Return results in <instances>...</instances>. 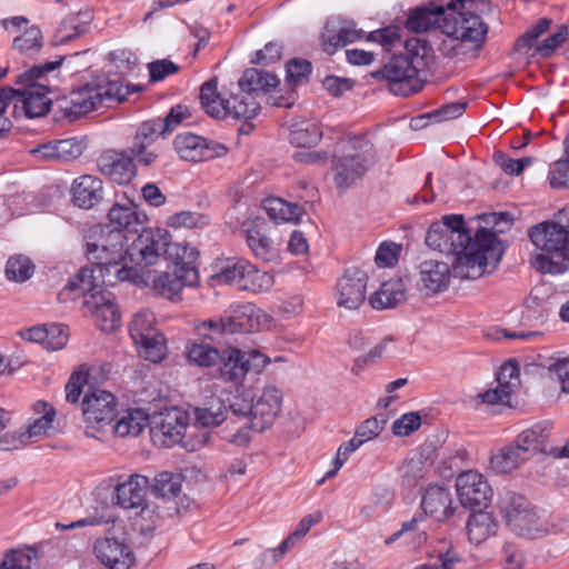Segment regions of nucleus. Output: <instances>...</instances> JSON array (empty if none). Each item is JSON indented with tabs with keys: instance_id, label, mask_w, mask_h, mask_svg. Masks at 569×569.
<instances>
[{
	"instance_id": "nucleus-1",
	"label": "nucleus",
	"mask_w": 569,
	"mask_h": 569,
	"mask_svg": "<svg viewBox=\"0 0 569 569\" xmlns=\"http://www.w3.org/2000/svg\"><path fill=\"white\" fill-rule=\"evenodd\" d=\"M426 244L439 252L453 254V273L466 279L481 277L488 266L495 269L505 251L493 231L479 229L475 238H471L461 214L443 216L441 221L431 223L426 234Z\"/></svg>"
},
{
	"instance_id": "nucleus-2",
	"label": "nucleus",
	"mask_w": 569,
	"mask_h": 569,
	"mask_svg": "<svg viewBox=\"0 0 569 569\" xmlns=\"http://www.w3.org/2000/svg\"><path fill=\"white\" fill-rule=\"evenodd\" d=\"M127 236L112 230L108 224H98L90 229L87 240V254L90 270L98 273L101 282L116 284L119 281H136L139 270L129 263Z\"/></svg>"
},
{
	"instance_id": "nucleus-3",
	"label": "nucleus",
	"mask_w": 569,
	"mask_h": 569,
	"mask_svg": "<svg viewBox=\"0 0 569 569\" xmlns=\"http://www.w3.org/2000/svg\"><path fill=\"white\" fill-rule=\"evenodd\" d=\"M529 237L540 250L531 262L537 271L560 274L569 270V207L560 210L555 221L533 226Z\"/></svg>"
},
{
	"instance_id": "nucleus-4",
	"label": "nucleus",
	"mask_w": 569,
	"mask_h": 569,
	"mask_svg": "<svg viewBox=\"0 0 569 569\" xmlns=\"http://www.w3.org/2000/svg\"><path fill=\"white\" fill-rule=\"evenodd\" d=\"M406 56L393 57L382 69L372 73L377 79L390 82V90L396 94L409 96L421 88V77L429 66L431 47L417 38L405 41Z\"/></svg>"
},
{
	"instance_id": "nucleus-5",
	"label": "nucleus",
	"mask_w": 569,
	"mask_h": 569,
	"mask_svg": "<svg viewBox=\"0 0 569 569\" xmlns=\"http://www.w3.org/2000/svg\"><path fill=\"white\" fill-rule=\"evenodd\" d=\"M376 161L373 144L365 137H353L338 143L332 170L338 189L346 190L361 179Z\"/></svg>"
},
{
	"instance_id": "nucleus-6",
	"label": "nucleus",
	"mask_w": 569,
	"mask_h": 569,
	"mask_svg": "<svg viewBox=\"0 0 569 569\" xmlns=\"http://www.w3.org/2000/svg\"><path fill=\"white\" fill-rule=\"evenodd\" d=\"M62 61L63 57H60L59 60L34 66L19 76L18 83L24 87L18 89V102L21 104L20 111L27 118L43 117L50 111L52 100L48 93L54 86L47 74L60 67Z\"/></svg>"
},
{
	"instance_id": "nucleus-7",
	"label": "nucleus",
	"mask_w": 569,
	"mask_h": 569,
	"mask_svg": "<svg viewBox=\"0 0 569 569\" xmlns=\"http://www.w3.org/2000/svg\"><path fill=\"white\" fill-rule=\"evenodd\" d=\"M253 312L249 303L232 306L230 313L194 322L193 330L200 340L218 345L230 335L251 330Z\"/></svg>"
},
{
	"instance_id": "nucleus-8",
	"label": "nucleus",
	"mask_w": 569,
	"mask_h": 569,
	"mask_svg": "<svg viewBox=\"0 0 569 569\" xmlns=\"http://www.w3.org/2000/svg\"><path fill=\"white\" fill-rule=\"evenodd\" d=\"M507 526L516 535L538 538L548 533V521L531 502L520 495H510L502 506Z\"/></svg>"
},
{
	"instance_id": "nucleus-9",
	"label": "nucleus",
	"mask_w": 569,
	"mask_h": 569,
	"mask_svg": "<svg viewBox=\"0 0 569 569\" xmlns=\"http://www.w3.org/2000/svg\"><path fill=\"white\" fill-rule=\"evenodd\" d=\"M212 279L219 283L237 286L240 290L261 292L273 286V276L259 270L243 258H229L222 263Z\"/></svg>"
},
{
	"instance_id": "nucleus-10",
	"label": "nucleus",
	"mask_w": 569,
	"mask_h": 569,
	"mask_svg": "<svg viewBox=\"0 0 569 569\" xmlns=\"http://www.w3.org/2000/svg\"><path fill=\"white\" fill-rule=\"evenodd\" d=\"M97 276L98 273L90 270L89 267L81 268L62 289L60 297L67 298L70 292L78 290L83 296L84 313H94L98 309L114 301V295L104 288L113 284L102 283L101 278Z\"/></svg>"
},
{
	"instance_id": "nucleus-11",
	"label": "nucleus",
	"mask_w": 569,
	"mask_h": 569,
	"mask_svg": "<svg viewBox=\"0 0 569 569\" xmlns=\"http://www.w3.org/2000/svg\"><path fill=\"white\" fill-rule=\"evenodd\" d=\"M219 375L224 381L240 383L250 371L260 372L269 359L263 353L251 350L243 352L236 347H228L220 352Z\"/></svg>"
},
{
	"instance_id": "nucleus-12",
	"label": "nucleus",
	"mask_w": 569,
	"mask_h": 569,
	"mask_svg": "<svg viewBox=\"0 0 569 569\" xmlns=\"http://www.w3.org/2000/svg\"><path fill=\"white\" fill-rule=\"evenodd\" d=\"M168 236V231L163 229L142 228L128 249L130 266L138 269L156 264L166 254Z\"/></svg>"
},
{
	"instance_id": "nucleus-13",
	"label": "nucleus",
	"mask_w": 569,
	"mask_h": 569,
	"mask_svg": "<svg viewBox=\"0 0 569 569\" xmlns=\"http://www.w3.org/2000/svg\"><path fill=\"white\" fill-rule=\"evenodd\" d=\"M188 421L184 411L178 408L168 409L153 418L151 437L156 443L164 447L180 443L183 441Z\"/></svg>"
},
{
	"instance_id": "nucleus-14",
	"label": "nucleus",
	"mask_w": 569,
	"mask_h": 569,
	"mask_svg": "<svg viewBox=\"0 0 569 569\" xmlns=\"http://www.w3.org/2000/svg\"><path fill=\"white\" fill-rule=\"evenodd\" d=\"M82 415L89 427H102L110 423L117 416L114 396L106 390L91 389L82 400Z\"/></svg>"
},
{
	"instance_id": "nucleus-15",
	"label": "nucleus",
	"mask_w": 569,
	"mask_h": 569,
	"mask_svg": "<svg viewBox=\"0 0 569 569\" xmlns=\"http://www.w3.org/2000/svg\"><path fill=\"white\" fill-rule=\"evenodd\" d=\"M457 496L465 508L487 507L491 498V487L485 477L475 470L460 473L456 480Z\"/></svg>"
},
{
	"instance_id": "nucleus-16",
	"label": "nucleus",
	"mask_w": 569,
	"mask_h": 569,
	"mask_svg": "<svg viewBox=\"0 0 569 569\" xmlns=\"http://www.w3.org/2000/svg\"><path fill=\"white\" fill-rule=\"evenodd\" d=\"M368 276L358 269L347 270L336 286V302L340 309L357 310L366 300Z\"/></svg>"
},
{
	"instance_id": "nucleus-17",
	"label": "nucleus",
	"mask_w": 569,
	"mask_h": 569,
	"mask_svg": "<svg viewBox=\"0 0 569 569\" xmlns=\"http://www.w3.org/2000/svg\"><path fill=\"white\" fill-rule=\"evenodd\" d=\"M174 149L181 159L191 162L207 161L227 153L224 146L191 132L178 134L174 138Z\"/></svg>"
},
{
	"instance_id": "nucleus-18",
	"label": "nucleus",
	"mask_w": 569,
	"mask_h": 569,
	"mask_svg": "<svg viewBox=\"0 0 569 569\" xmlns=\"http://www.w3.org/2000/svg\"><path fill=\"white\" fill-rule=\"evenodd\" d=\"M33 411L37 415H41V417L29 423L26 430L20 431L17 436H12L11 441L7 437L0 439V448L2 450L18 449L20 446L28 445L31 438L47 435L56 417L53 406L44 400H38L33 405Z\"/></svg>"
},
{
	"instance_id": "nucleus-19",
	"label": "nucleus",
	"mask_w": 569,
	"mask_h": 569,
	"mask_svg": "<svg viewBox=\"0 0 569 569\" xmlns=\"http://www.w3.org/2000/svg\"><path fill=\"white\" fill-rule=\"evenodd\" d=\"M282 392L274 386H266L261 395L253 401L250 428L261 432L268 429L281 411Z\"/></svg>"
},
{
	"instance_id": "nucleus-20",
	"label": "nucleus",
	"mask_w": 569,
	"mask_h": 569,
	"mask_svg": "<svg viewBox=\"0 0 569 569\" xmlns=\"http://www.w3.org/2000/svg\"><path fill=\"white\" fill-rule=\"evenodd\" d=\"M93 551L99 561L109 569H129L134 562L132 548L124 538L98 539L93 545Z\"/></svg>"
},
{
	"instance_id": "nucleus-21",
	"label": "nucleus",
	"mask_w": 569,
	"mask_h": 569,
	"mask_svg": "<svg viewBox=\"0 0 569 569\" xmlns=\"http://www.w3.org/2000/svg\"><path fill=\"white\" fill-rule=\"evenodd\" d=\"M0 23L4 30L10 31L11 27L13 32L23 31L12 41V48L21 54L32 56L41 50L43 46L42 32L38 26L29 24V20L26 17L4 18Z\"/></svg>"
},
{
	"instance_id": "nucleus-22",
	"label": "nucleus",
	"mask_w": 569,
	"mask_h": 569,
	"mask_svg": "<svg viewBox=\"0 0 569 569\" xmlns=\"http://www.w3.org/2000/svg\"><path fill=\"white\" fill-rule=\"evenodd\" d=\"M552 425L548 421L537 422L523 429L515 439L528 460L536 455H551Z\"/></svg>"
},
{
	"instance_id": "nucleus-23",
	"label": "nucleus",
	"mask_w": 569,
	"mask_h": 569,
	"mask_svg": "<svg viewBox=\"0 0 569 569\" xmlns=\"http://www.w3.org/2000/svg\"><path fill=\"white\" fill-rule=\"evenodd\" d=\"M134 157L128 151L107 150L98 158L100 172L112 181L123 184L130 182L136 176Z\"/></svg>"
},
{
	"instance_id": "nucleus-24",
	"label": "nucleus",
	"mask_w": 569,
	"mask_h": 569,
	"mask_svg": "<svg viewBox=\"0 0 569 569\" xmlns=\"http://www.w3.org/2000/svg\"><path fill=\"white\" fill-rule=\"evenodd\" d=\"M149 479L142 475H131L126 481L116 487V503L123 509L141 508L140 515H150L152 511L143 506Z\"/></svg>"
},
{
	"instance_id": "nucleus-25",
	"label": "nucleus",
	"mask_w": 569,
	"mask_h": 569,
	"mask_svg": "<svg viewBox=\"0 0 569 569\" xmlns=\"http://www.w3.org/2000/svg\"><path fill=\"white\" fill-rule=\"evenodd\" d=\"M160 118L144 121L140 124L137 134L130 147L131 154L137 162L143 166H150L157 158V153L149 151L148 148L160 137L164 136Z\"/></svg>"
},
{
	"instance_id": "nucleus-26",
	"label": "nucleus",
	"mask_w": 569,
	"mask_h": 569,
	"mask_svg": "<svg viewBox=\"0 0 569 569\" xmlns=\"http://www.w3.org/2000/svg\"><path fill=\"white\" fill-rule=\"evenodd\" d=\"M199 283L197 269L180 271L174 269L172 273L163 272L152 281V290L157 296L173 300L179 297L183 287H196Z\"/></svg>"
},
{
	"instance_id": "nucleus-27",
	"label": "nucleus",
	"mask_w": 569,
	"mask_h": 569,
	"mask_svg": "<svg viewBox=\"0 0 569 569\" xmlns=\"http://www.w3.org/2000/svg\"><path fill=\"white\" fill-rule=\"evenodd\" d=\"M451 271L448 263L426 260L419 266L418 289L427 296L445 291L450 282Z\"/></svg>"
},
{
	"instance_id": "nucleus-28",
	"label": "nucleus",
	"mask_w": 569,
	"mask_h": 569,
	"mask_svg": "<svg viewBox=\"0 0 569 569\" xmlns=\"http://www.w3.org/2000/svg\"><path fill=\"white\" fill-rule=\"evenodd\" d=\"M108 219L112 230L138 233L144 226L146 214L139 211L138 206L130 199L117 201L108 212Z\"/></svg>"
},
{
	"instance_id": "nucleus-29",
	"label": "nucleus",
	"mask_w": 569,
	"mask_h": 569,
	"mask_svg": "<svg viewBox=\"0 0 569 569\" xmlns=\"http://www.w3.org/2000/svg\"><path fill=\"white\" fill-rule=\"evenodd\" d=\"M111 98L112 93L107 88L86 86L71 92L64 111L69 118H78L97 109L104 100Z\"/></svg>"
},
{
	"instance_id": "nucleus-30",
	"label": "nucleus",
	"mask_w": 569,
	"mask_h": 569,
	"mask_svg": "<svg viewBox=\"0 0 569 569\" xmlns=\"http://www.w3.org/2000/svg\"><path fill=\"white\" fill-rule=\"evenodd\" d=\"M421 508L425 515L437 521H446L456 511L453 497L449 488L442 486H429L421 499Z\"/></svg>"
},
{
	"instance_id": "nucleus-31",
	"label": "nucleus",
	"mask_w": 569,
	"mask_h": 569,
	"mask_svg": "<svg viewBox=\"0 0 569 569\" xmlns=\"http://www.w3.org/2000/svg\"><path fill=\"white\" fill-rule=\"evenodd\" d=\"M363 36L352 21L329 20L322 31L325 51L332 54L338 48L352 43Z\"/></svg>"
},
{
	"instance_id": "nucleus-32",
	"label": "nucleus",
	"mask_w": 569,
	"mask_h": 569,
	"mask_svg": "<svg viewBox=\"0 0 569 569\" xmlns=\"http://www.w3.org/2000/svg\"><path fill=\"white\" fill-rule=\"evenodd\" d=\"M102 181L91 174H83L72 183V200L76 206L90 209L102 200Z\"/></svg>"
},
{
	"instance_id": "nucleus-33",
	"label": "nucleus",
	"mask_w": 569,
	"mask_h": 569,
	"mask_svg": "<svg viewBox=\"0 0 569 569\" xmlns=\"http://www.w3.org/2000/svg\"><path fill=\"white\" fill-rule=\"evenodd\" d=\"M244 233L246 243L257 259L271 261L277 257V248L264 224H249L244 228Z\"/></svg>"
},
{
	"instance_id": "nucleus-34",
	"label": "nucleus",
	"mask_w": 569,
	"mask_h": 569,
	"mask_svg": "<svg viewBox=\"0 0 569 569\" xmlns=\"http://www.w3.org/2000/svg\"><path fill=\"white\" fill-rule=\"evenodd\" d=\"M406 299V286L402 279H390L369 297L370 306L376 310L391 309Z\"/></svg>"
},
{
	"instance_id": "nucleus-35",
	"label": "nucleus",
	"mask_w": 569,
	"mask_h": 569,
	"mask_svg": "<svg viewBox=\"0 0 569 569\" xmlns=\"http://www.w3.org/2000/svg\"><path fill=\"white\" fill-rule=\"evenodd\" d=\"M200 102L209 116L217 119H224L228 117V103L231 101L230 99L222 97L218 91L217 78H212L201 86Z\"/></svg>"
},
{
	"instance_id": "nucleus-36",
	"label": "nucleus",
	"mask_w": 569,
	"mask_h": 569,
	"mask_svg": "<svg viewBox=\"0 0 569 569\" xmlns=\"http://www.w3.org/2000/svg\"><path fill=\"white\" fill-rule=\"evenodd\" d=\"M466 529L469 541L479 545L497 533L498 522L491 512L480 510L470 515Z\"/></svg>"
},
{
	"instance_id": "nucleus-37",
	"label": "nucleus",
	"mask_w": 569,
	"mask_h": 569,
	"mask_svg": "<svg viewBox=\"0 0 569 569\" xmlns=\"http://www.w3.org/2000/svg\"><path fill=\"white\" fill-rule=\"evenodd\" d=\"M184 353L189 363L202 368H209L218 363L220 351L212 343L199 338L186 342Z\"/></svg>"
},
{
	"instance_id": "nucleus-38",
	"label": "nucleus",
	"mask_w": 569,
	"mask_h": 569,
	"mask_svg": "<svg viewBox=\"0 0 569 569\" xmlns=\"http://www.w3.org/2000/svg\"><path fill=\"white\" fill-rule=\"evenodd\" d=\"M278 83L279 79L276 74L250 68L242 73L238 82V87L239 90H243L244 92L256 97L258 92H268L276 88Z\"/></svg>"
},
{
	"instance_id": "nucleus-39",
	"label": "nucleus",
	"mask_w": 569,
	"mask_h": 569,
	"mask_svg": "<svg viewBox=\"0 0 569 569\" xmlns=\"http://www.w3.org/2000/svg\"><path fill=\"white\" fill-rule=\"evenodd\" d=\"M526 461H528L527 457L513 441L492 455L489 466L495 473H509Z\"/></svg>"
},
{
	"instance_id": "nucleus-40",
	"label": "nucleus",
	"mask_w": 569,
	"mask_h": 569,
	"mask_svg": "<svg viewBox=\"0 0 569 569\" xmlns=\"http://www.w3.org/2000/svg\"><path fill=\"white\" fill-rule=\"evenodd\" d=\"M263 208L268 217L276 223H297L303 214V209L300 206L287 202L280 198L267 199L263 203Z\"/></svg>"
},
{
	"instance_id": "nucleus-41",
	"label": "nucleus",
	"mask_w": 569,
	"mask_h": 569,
	"mask_svg": "<svg viewBox=\"0 0 569 569\" xmlns=\"http://www.w3.org/2000/svg\"><path fill=\"white\" fill-rule=\"evenodd\" d=\"M23 337L29 341L47 343V347L52 350H59L68 342V333L61 326H53L50 329L33 327L28 329Z\"/></svg>"
},
{
	"instance_id": "nucleus-42",
	"label": "nucleus",
	"mask_w": 569,
	"mask_h": 569,
	"mask_svg": "<svg viewBox=\"0 0 569 569\" xmlns=\"http://www.w3.org/2000/svg\"><path fill=\"white\" fill-rule=\"evenodd\" d=\"M149 417L142 409L127 410L114 423L119 437H137L148 425Z\"/></svg>"
},
{
	"instance_id": "nucleus-43",
	"label": "nucleus",
	"mask_w": 569,
	"mask_h": 569,
	"mask_svg": "<svg viewBox=\"0 0 569 569\" xmlns=\"http://www.w3.org/2000/svg\"><path fill=\"white\" fill-rule=\"evenodd\" d=\"M230 103H228V117L234 119L249 120L254 118L260 111V103L256 97L239 90V93L231 94Z\"/></svg>"
},
{
	"instance_id": "nucleus-44",
	"label": "nucleus",
	"mask_w": 569,
	"mask_h": 569,
	"mask_svg": "<svg viewBox=\"0 0 569 569\" xmlns=\"http://www.w3.org/2000/svg\"><path fill=\"white\" fill-rule=\"evenodd\" d=\"M183 477L181 473H172L169 471L159 472L151 486V492L162 499H173L182 488Z\"/></svg>"
},
{
	"instance_id": "nucleus-45",
	"label": "nucleus",
	"mask_w": 569,
	"mask_h": 569,
	"mask_svg": "<svg viewBox=\"0 0 569 569\" xmlns=\"http://www.w3.org/2000/svg\"><path fill=\"white\" fill-rule=\"evenodd\" d=\"M196 422L202 427H217L228 420V410L223 402L213 399L204 407H197L193 410Z\"/></svg>"
},
{
	"instance_id": "nucleus-46",
	"label": "nucleus",
	"mask_w": 569,
	"mask_h": 569,
	"mask_svg": "<svg viewBox=\"0 0 569 569\" xmlns=\"http://www.w3.org/2000/svg\"><path fill=\"white\" fill-rule=\"evenodd\" d=\"M166 254L173 261L174 269L188 270L197 269L194 263L198 258V251L187 243L170 242L168 240Z\"/></svg>"
},
{
	"instance_id": "nucleus-47",
	"label": "nucleus",
	"mask_w": 569,
	"mask_h": 569,
	"mask_svg": "<svg viewBox=\"0 0 569 569\" xmlns=\"http://www.w3.org/2000/svg\"><path fill=\"white\" fill-rule=\"evenodd\" d=\"M322 137V132L316 123H302L290 131L289 141L298 148H311L316 146Z\"/></svg>"
},
{
	"instance_id": "nucleus-48",
	"label": "nucleus",
	"mask_w": 569,
	"mask_h": 569,
	"mask_svg": "<svg viewBox=\"0 0 569 569\" xmlns=\"http://www.w3.org/2000/svg\"><path fill=\"white\" fill-rule=\"evenodd\" d=\"M154 316L150 311H141L134 315L129 323V333L133 342L141 341L159 331L153 327Z\"/></svg>"
},
{
	"instance_id": "nucleus-49",
	"label": "nucleus",
	"mask_w": 569,
	"mask_h": 569,
	"mask_svg": "<svg viewBox=\"0 0 569 569\" xmlns=\"http://www.w3.org/2000/svg\"><path fill=\"white\" fill-rule=\"evenodd\" d=\"M134 345L139 348L140 356L151 362H160L166 356V340L160 332Z\"/></svg>"
},
{
	"instance_id": "nucleus-50",
	"label": "nucleus",
	"mask_w": 569,
	"mask_h": 569,
	"mask_svg": "<svg viewBox=\"0 0 569 569\" xmlns=\"http://www.w3.org/2000/svg\"><path fill=\"white\" fill-rule=\"evenodd\" d=\"M34 266L26 256H14L9 258L6 266V276L9 280L24 282L33 274Z\"/></svg>"
},
{
	"instance_id": "nucleus-51",
	"label": "nucleus",
	"mask_w": 569,
	"mask_h": 569,
	"mask_svg": "<svg viewBox=\"0 0 569 569\" xmlns=\"http://www.w3.org/2000/svg\"><path fill=\"white\" fill-rule=\"evenodd\" d=\"M102 331H113L120 326L121 316L114 301L91 315Z\"/></svg>"
},
{
	"instance_id": "nucleus-52",
	"label": "nucleus",
	"mask_w": 569,
	"mask_h": 569,
	"mask_svg": "<svg viewBox=\"0 0 569 569\" xmlns=\"http://www.w3.org/2000/svg\"><path fill=\"white\" fill-rule=\"evenodd\" d=\"M563 157L557 160L550 172V186L555 189L565 188L569 180V139L563 141Z\"/></svg>"
},
{
	"instance_id": "nucleus-53",
	"label": "nucleus",
	"mask_w": 569,
	"mask_h": 569,
	"mask_svg": "<svg viewBox=\"0 0 569 569\" xmlns=\"http://www.w3.org/2000/svg\"><path fill=\"white\" fill-rule=\"evenodd\" d=\"M497 386L512 395L520 386V371L516 362L502 365L497 375Z\"/></svg>"
},
{
	"instance_id": "nucleus-54",
	"label": "nucleus",
	"mask_w": 569,
	"mask_h": 569,
	"mask_svg": "<svg viewBox=\"0 0 569 569\" xmlns=\"http://www.w3.org/2000/svg\"><path fill=\"white\" fill-rule=\"evenodd\" d=\"M322 518L321 511H315L301 518L297 528L283 540V547H288L289 550L293 548Z\"/></svg>"
},
{
	"instance_id": "nucleus-55",
	"label": "nucleus",
	"mask_w": 569,
	"mask_h": 569,
	"mask_svg": "<svg viewBox=\"0 0 569 569\" xmlns=\"http://www.w3.org/2000/svg\"><path fill=\"white\" fill-rule=\"evenodd\" d=\"M36 553L31 549L11 550L0 561V569H30Z\"/></svg>"
},
{
	"instance_id": "nucleus-56",
	"label": "nucleus",
	"mask_w": 569,
	"mask_h": 569,
	"mask_svg": "<svg viewBox=\"0 0 569 569\" xmlns=\"http://www.w3.org/2000/svg\"><path fill=\"white\" fill-rule=\"evenodd\" d=\"M229 410L232 417L250 423L252 420L253 399L250 393L241 392L232 397L229 403Z\"/></svg>"
},
{
	"instance_id": "nucleus-57",
	"label": "nucleus",
	"mask_w": 569,
	"mask_h": 569,
	"mask_svg": "<svg viewBox=\"0 0 569 569\" xmlns=\"http://www.w3.org/2000/svg\"><path fill=\"white\" fill-rule=\"evenodd\" d=\"M208 223L206 214L193 211H181L169 218V226L173 228H202Z\"/></svg>"
},
{
	"instance_id": "nucleus-58",
	"label": "nucleus",
	"mask_w": 569,
	"mask_h": 569,
	"mask_svg": "<svg viewBox=\"0 0 569 569\" xmlns=\"http://www.w3.org/2000/svg\"><path fill=\"white\" fill-rule=\"evenodd\" d=\"M551 19L549 18H542L538 21L536 26H533L531 29L526 31L516 42V49L521 50L522 48L530 49L535 46L538 38H540L542 34H545L550 26H551Z\"/></svg>"
},
{
	"instance_id": "nucleus-59",
	"label": "nucleus",
	"mask_w": 569,
	"mask_h": 569,
	"mask_svg": "<svg viewBox=\"0 0 569 569\" xmlns=\"http://www.w3.org/2000/svg\"><path fill=\"white\" fill-rule=\"evenodd\" d=\"M287 80L291 84H298L307 80L311 72V63L302 59H292L286 64Z\"/></svg>"
},
{
	"instance_id": "nucleus-60",
	"label": "nucleus",
	"mask_w": 569,
	"mask_h": 569,
	"mask_svg": "<svg viewBox=\"0 0 569 569\" xmlns=\"http://www.w3.org/2000/svg\"><path fill=\"white\" fill-rule=\"evenodd\" d=\"M568 33V28L566 26H560L556 33L546 38L536 47V52L543 58L550 57L555 50L567 40Z\"/></svg>"
},
{
	"instance_id": "nucleus-61",
	"label": "nucleus",
	"mask_w": 569,
	"mask_h": 569,
	"mask_svg": "<svg viewBox=\"0 0 569 569\" xmlns=\"http://www.w3.org/2000/svg\"><path fill=\"white\" fill-rule=\"evenodd\" d=\"M421 426V417L418 412H408L402 415L392 423V432L396 436L405 437L417 430Z\"/></svg>"
},
{
	"instance_id": "nucleus-62",
	"label": "nucleus",
	"mask_w": 569,
	"mask_h": 569,
	"mask_svg": "<svg viewBox=\"0 0 569 569\" xmlns=\"http://www.w3.org/2000/svg\"><path fill=\"white\" fill-rule=\"evenodd\" d=\"M57 149L58 161H71L83 153L84 146L77 139H64L57 141Z\"/></svg>"
},
{
	"instance_id": "nucleus-63",
	"label": "nucleus",
	"mask_w": 569,
	"mask_h": 569,
	"mask_svg": "<svg viewBox=\"0 0 569 569\" xmlns=\"http://www.w3.org/2000/svg\"><path fill=\"white\" fill-rule=\"evenodd\" d=\"M149 76L151 82L163 80L167 76L173 74L179 71V66L169 59H160L148 64Z\"/></svg>"
},
{
	"instance_id": "nucleus-64",
	"label": "nucleus",
	"mask_w": 569,
	"mask_h": 569,
	"mask_svg": "<svg viewBox=\"0 0 569 569\" xmlns=\"http://www.w3.org/2000/svg\"><path fill=\"white\" fill-rule=\"evenodd\" d=\"M386 420H378L377 417L365 420L356 430V436L361 440L362 443L378 437L383 430Z\"/></svg>"
}]
</instances>
